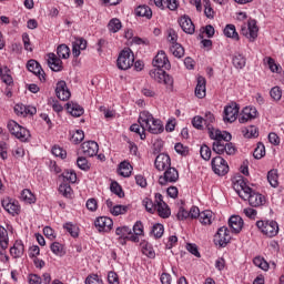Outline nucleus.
I'll return each instance as SVG.
<instances>
[{
  "label": "nucleus",
  "instance_id": "obj_50",
  "mask_svg": "<svg viewBox=\"0 0 284 284\" xmlns=\"http://www.w3.org/2000/svg\"><path fill=\"white\" fill-rule=\"evenodd\" d=\"M253 263L256 267H260V270H264V272L270 270V264L263 257H255Z\"/></svg>",
  "mask_w": 284,
  "mask_h": 284
},
{
  "label": "nucleus",
  "instance_id": "obj_57",
  "mask_svg": "<svg viewBox=\"0 0 284 284\" xmlns=\"http://www.w3.org/2000/svg\"><path fill=\"white\" fill-rule=\"evenodd\" d=\"M77 165L80 170H83L84 172H88V170H90V164L88 163V159L83 156L78 158Z\"/></svg>",
  "mask_w": 284,
  "mask_h": 284
},
{
  "label": "nucleus",
  "instance_id": "obj_39",
  "mask_svg": "<svg viewBox=\"0 0 284 284\" xmlns=\"http://www.w3.org/2000/svg\"><path fill=\"white\" fill-rule=\"evenodd\" d=\"M199 221L202 225H212V211L201 212Z\"/></svg>",
  "mask_w": 284,
  "mask_h": 284
},
{
  "label": "nucleus",
  "instance_id": "obj_64",
  "mask_svg": "<svg viewBox=\"0 0 284 284\" xmlns=\"http://www.w3.org/2000/svg\"><path fill=\"white\" fill-rule=\"evenodd\" d=\"M85 284H103V281L99 278V275H92L85 278Z\"/></svg>",
  "mask_w": 284,
  "mask_h": 284
},
{
  "label": "nucleus",
  "instance_id": "obj_49",
  "mask_svg": "<svg viewBox=\"0 0 284 284\" xmlns=\"http://www.w3.org/2000/svg\"><path fill=\"white\" fill-rule=\"evenodd\" d=\"M110 190L113 194L119 196V199H123V196H125L123 189L118 184V182H112L110 185Z\"/></svg>",
  "mask_w": 284,
  "mask_h": 284
},
{
  "label": "nucleus",
  "instance_id": "obj_58",
  "mask_svg": "<svg viewBox=\"0 0 284 284\" xmlns=\"http://www.w3.org/2000/svg\"><path fill=\"white\" fill-rule=\"evenodd\" d=\"M111 214H113V216H119L121 214H125V212H128V206L125 205H115L111 209Z\"/></svg>",
  "mask_w": 284,
  "mask_h": 284
},
{
  "label": "nucleus",
  "instance_id": "obj_32",
  "mask_svg": "<svg viewBox=\"0 0 284 284\" xmlns=\"http://www.w3.org/2000/svg\"><path fill=\"white\" fill-rule=\"evenodd\" d=\"M140 245H141L142 254H144V256H148L149 258H154L156 256V253L154 252L152 244L144 241Z\"/></svg>",
  "mask_w": 284,
  "mask_h": 284
},
{
  "label": "nucleus",
  "instance_id": "obj_22",
  "mask_svg": "<svg viewBox=\"0 0 284 284\" xmlns=\"http://www.w3.org/2000/svg\"><path fill=\"white\" fill-rule=\"evenodd\" d=\"M179 24L186 34H192L195 31L194 22H192V19L187 16L181 17Z\"/></svg>",
  "mask_w": 284,
  "mask_h": 284
},
{
  "label": "nucleus",
  "instance_id": "obj_40",
  "mask_svg": "<svg viewBox=\"0 0 284 284\" xmlns=\"http://www.w3.org/2000/svg\"><path fill=\"white\" fill-rule=\"evenodd\" d=\"M121 28H123V26L121 24V20H119L116 18L111 19L108 24L109 31L113 32V33L119 32V30H121Z\"/></svg>",
  "mask_w": 284,
  "mask_h": 284
},
{
  "label": "nucleus",
  "instance_id": "obj_53",
  "mask_svg": "<svg viewBox=\"0 0 284 284\" xmlns=\"http://www.w3.org/2000/svg\"><path fill=\"white\" fill-rule=\"evenodd\" d=\"M115 234L120 236L121 239H128L130 234H132V230L128 226L118 227L115 230Z\"/></svg>",
  "mask_w": 284,
  "mask_h": 284
},
{
  "label": "nucleus",
  "instance_id": "obj_56",
  "mask_svg": "<svg viewBox=\"0 0 284 284\" xmlns=\"http://www.w3.org/2000/svg\"><path fill=\"white\" fill-rule=\"evenodd\" d=\"M51 152L53 156H60V159H65V156H68V152H65V150L59 145H54Z\"/></svg>",
  "mask_w": 284,
  "mask_h": 284
},
{
  "label": "nucleus",
  "instance_id": "obj_12",
  "mask_svg": "<svg viewBox=\"0 0 284 284\" xmlns=\"http://www.w3.org/2000/svg\"><path fill=\"white\" fill-rule=\"evenodd\" d=\"M239 104L233 102L224 108V122L225 123H234L236 119H239Z\"/></svg>",
  "mask_w": 284,
  "mask_h": 284
},
{
  "label": "nucleus",
  "instance_id": "obj_51",
  "mask_svg": "<svg viewBox=\"0 0 284 284\" xmlns=\"http://www.w3.org/2000/svg\"><path fill=\"white\" fill-rule=\"evenodd\" d=\"M243 133L246 139H256L258 136V129L256 126H248Z\"/></svg>",
  "mask_w": 284,
  "mask_h": 284
},
{
  "label": "nucleus",
  "instance_id": "obj_43",
  "mask_svg": "<svg viewBox=\"0 0 284 284\" xmlns=\"http://www.w3.org/2000/svg\"><path fill=\"white\" fill-rule=\"evenodd\" d=\"M8 243H9L8 230L1 227L0 229V246H1V248L8 250Z\"/></svg>",
  "mask_w": 284,
  "mask_h": 284
},
{
  "label": "nucleus",
  "instance_id": "obj_62",
  "mask_svg": "<svg viewBox=\"0 0 284 284\" xmlns=\"http://www.w3.org/2000/svg\"><path fill=\"white\" fill-rule=\"evenodd\" d=\"M85 205L89 212H97V210H99V203L94 197L89 199Z\"/></svg>",
  "mask_w": 284,
  "mask_h": 284
},
{
  "label": "nucleus",
  "instance_id": "obj_38",
  "mask_svg": "<svg viewBox=\"0 0 284 284\" xmlns=\"http://www.w3.org/2000/svg\"><path fill=\"white\" fill-rule=\"evenodd\" d=\"M57 54L60 59H70V47L60 44L57 49Z\"/></svg>",
  "mask_w": 284,
  "mask_h": 284
},
{
  "label": "nucleus",
  "instance_id": "obj_47",
  "mask_svg": "<svg viewBox=\"0 0 284 284\" xmlns=\"http://www.w3.org/2000/svg\"><path fill=\"white\" fill-rule=\"evenodd\" d=\"M253 156L254 159H257V160L263 159V156H265V144H263V142L257 143V146L253 152Z\"/></svg>",
  "mask_w": 284,
  "mask_h": 284
},
{
  "label": "nucleus",
  "instance_id": "obj_10",
  "mask_svg": "<svg viewBox=\"0 0 284 284\" xmlns=\"http://www.w3.org/2000/svg\"><path fill=\"white\" fill-rule=\"evenodd\" d=\"M155 212H158L159 216H161V219H169L171 214L170 207L163 201V195L161 193L155 194Z\"/></svg>",
  "mask_w": 284,
  "mask_h": 284
},
{
  "label": "nucleus",
  "instance_id": "obj_33",
  "mask_svg": "<svg viewBox=\"0 0 284 284\" xmlns=\"http://www.w3.org/2000/svg\"><path fill=\"white\" fill-rule=\"evenodd\" d=\"M170 52L175 57L176 59H183L185 57V49L181 43L172 44L170 47Z\"/></svg>",
  "mask_w": 284,
  "mask_h": 284
},
{
  "label": "nucleus",
  "instance_id": "obj_59",
  "mask_svg": "<svg viewBox=\"0 0 284 284\" xmlns=\"http://www.w3.org/2000/svg\"><path fill=\"white\" fill-rule=\"evenodd\" d=\"M168 41L170 42L171 45H174L179 42V34H176V31L174 29H169L168 30Z\"/></svg>",
  "mask_w": 284,
  "mask_h": 284
},
{
  "label": "nucleus",
  "instance_id": "obj_18",
  "mask_svg": "<svg viewBox=\"0 0 284 284\" xmlns=\"http://www.w3.org/2000/svg\"><path fill=\"white\" fill-rule=\"evenodd\" d=\"M258 111L254 106H245L240 114L239 121L240 123H247V121H252L256 119Z\"/></svg>",
  "mask_w": 284,
  "mask_h": 284
},
{
  "label": "nucleus",
  "instance_id": "obj_6",
  "mask_svg": "<svg viewBox=\"0 0 284 284\" xmlns=\"http://www.w3.org/2000/svg\"><path fill=\"white\" fill-rule=\"evenodd\" d=\"M241 34L252 42L256 41V38L258 37V26H256V20L250 19L247 24H242Z\"/></svg>",
  "mask_w": 284,
  "mask_h": 284
},
{
  "label": "nucleus",
  "instance_id": "obj_52",
  "mask_svg": "<svg viewBox=\"0 0 284 284\" xmlns=\"http://www.w3.org/2000/svg\"><path fill=\"white\" fill-rule=\"evenodd\" d=\"M264 61H266L271 72H281V67L276 64V61H274L273 58L266 57L264 58Z\"/></svg>",
  "mask_w": 284,
  "mask_h": 284
},
{
  "label": "nucleus",
  "instance_id": "obj_4",
  "mask_svg": "<svg viewBox=\"0 0 284 284\" xmlns=\"http://www.w3.org/2000/svg\"><path fill=\"white\" fill-rule=\"evenodd\" d=\"M256 226L265 236L270 239L276 236L278 234V223L274 220L271 221H257Z\"/></svg>",
  "mask_w": 284,
  "mask_h": 284
},
{
  "label": "nucleus",
  "instance_id": "obj_37",
  "mask_svg": "<svg viewBox=\"0 0 284 284\" xmlns=\"http://www.w3.org/2000/svg\"><path fill=\"white\" fill-rule=\"evenodd\" d=\"M267 181L272 187H278V172L276 170L268 171Z\"/></svg>",
  "mask_w": 284,
  "mask_h": 284
},
{
  "label": "nucleus",
  "instance_id": "obj_54",
  "mask_svg": "<svg viewBox=\"0 0 284 284\" xmlns=\"http://www.w3.org/2000/svg\"><path fill=\"white\" fill-rule=\"evenodd\" d=\"M203 120H204V125L207 128L209 131L214 129V126H212V123H214L215 118H214V114H212V112L205 113V116L203 118Z\"/></svg>",
  "mask_w": 284,
  "mask_h": 284
},
{
  "label": "nucleus",
  "instance_id": "obj_24",
  "mask_svg": "<svg viewBox=\"0 0 284 284\" xmlns=\"http://www.w3.org/2000/svg\"><path fill=\"white\" fill-rule=\"evenodd\" d=\"M88 48V41L83 38H78L72 42V54L73 57H80L81 50Z\"/></svg>",
  "mask_w": 284,
  "mask_h": 284
},
{
  "label": "nucleus",
  "instance_id": "obj_16",
  "mask_svg": "<svg viewBox=\"0 0 284 284\" xmlns=\"http://www.w3.org/2000/svg\"><path fill=\"white\" fill-rule=\"evenodd\" d=\"M209 136L213 141H219V142L230 143V141H232V134H230V132H227V131L211 129L209 131Z\"/></svg>",
  "mask_w": 284,
  "mask_h": 284
},
{
  "label": "nucleus",
  "instance_id": "obj_1",
  "mask_svg": "<svg viewBox=\"0 0 284 284\" xmlns=\"http://www.w3.org/2000/svg\"><path fill=\"white\" fill-rule=\"evenodd\" d=\"M153 65L155 69H152L149 72L151 79H153L158 83H162L169 90H172L174 88V79L172 78V75L165 72V70H170V68H172V64L170 63L165 51L161 50L158 52V54L153 59ZM162 68L164 70H162Z\"/></svg>",
  "mask_w": 284,
  "mask_h": 284
},
{
  "label": "nucleus",
  "instance_id": "obj_29",
  "mask_svg": "<svg viewBox=\"0 0 284 284\" xmlns=\"http://www.w3.org/2000/svg\"><path fill=\"white\" fill-rule=\"evenodd\" d=\"M118 173L120 174V176H130L132 174V164H130V162L128 161L121 162L118 169Z\"/></svg>",
  "mask_w": 284,
  "mask_h": 284
},
{
  "label": "nucleus",
  "instance_id": "obj_27",
  "mask_svg": "<svg viewBox=\"0 0 284 284\" xmlns=\"http://www.w3.org/2000/svg\"><path fill=\"white\" fill-rule=\"evenodd\" d=\"M151 123L152 124L144 129L148 132H150V134H161L163 132L164 128L163 122H161V120L154 118Z\"/></svg>",
  "mask_w": 284,
  "mask_h": 284
},
{
  "label": "nucleus",
  "instance_id": "obj_21",
  "mask_svg": "<svg viewBox=\"0 0 284 284\" xmlns=\"http://www.w3.org/2000/svg\"><path fill=\"white\" fill-rule=\"evenodd\" d=\"M48 65L52 72H61L63 70V61L54 53L48 54Z\"/></svg>",
  "mask_w": 284,
  "mask_h": 284
},
{
  "label": "nucleus",
  "instance_id": "obj_60",
  "mask_svg": "<svg viewBox=\"0 0 284 284\" xmlns=\"http://www.w3.org/2000/svg\"><path fill=\"white\" fill-rule=\"evenodd\" d=\"M62 176L64 181H69V183H77V173L74 171H64Z\"/></svg>",
  "mask_w": 284,
  "mask_h": 284
},
{
  "label": "nucleus",
  "instance_id": "obj_13",
  "mask_svg": "<svg viewBox=\"0 0 284 284\" xmlns=\"http://www.w3.org/2000/svg\"><path fill=\"white\" fill-rule=\"evenodd\" d=\"M27 69L29 72L36 74V77H38L42 83L45 82V71H43V68H41V64H39L37 60H29L27 63Z\"/></svg>",
  "mask_w": 284,
  "mask_h": 284
},
{
  "label": "nucleus",
  "instance_id": "obj_61",
  "mask_svg": "<svg viewBox=\"0 0 284 284\" xmlns=\"http://www.w3.org/2000/svg\"><path fill=\"white\" fill-rule=\"evenodd\" d=\"M143 204L145 206L146 212H150L151 214H154L156 212V202H152L150 199H145L143 201Z\"/></svg>",
  "mask_w": 284,
  "mask_h": 284
},
{
  "label": "nucleus",
  "instance_id": "obj_7",
  "mask_svg": "<svg viewBox=\"0 0 284 284\" xmlns=\"http://www.w3.org/2000/svg\"><path fill=\"white\" fill-rule=\"evenodd\" d=\"M211 165L214 174H217V176H225V174L230 172V165H227V161H225V159H223L221 155L213 158Z\"/></svg>",
  "mask_w": 284,
  "mask_h": 284
},
{
  "label": "nucleus",
  "instance_id": "obj_35",
  "mask_svg": "<svg viewBox=\"0 0 284 284\" xmlns=\"http://www.w3.org/2000/svg\"><path fill=\"white\" fill-rule=\"evenodd\" d=\"M135 16L136 17H145V19H150L152 17V9H150L148 6H139L135 9Z\"/></svg>",
  "mask_w": 284,
  "mask_h": 284
},
{
  "label": "nucleus",
  "instance_id": "obj_34",
  "mask_svg": "<svg viewBox=\"0 0 284 284\" xmlns=\"http://www.w3.org/2000/svg\"><path fill=\"white\" fill-rule=\"evenodd\" d=\"M224 34L227 37V39H234L235 41H239V32H236V27L234 24H226L224 28Z\"/></svg>",
  "mask_w": 284,
  "mask_h": 284
},
{
  "label": "nucleus",
  "instance_id": "obj_25",
  "mask_svg": "<svg viewBox=\"0 0 284 284\" xmlns=\"http://www.w3.org/2000/svg\"><path fill=\"white\" fill-rule=\"evenodd\" d=\"M138 121L142 130H145L150 125V123L154 121V115H152L150 111H142L140 112Z\"/></svg>",
  "mask_w": 284,
  "mask_h": 284
},
{
  "label": "nucleus",
  "instance_id": "obj_20",
  "mask_svg": "<svg viewBox=\"0 0 284 284\" xmlns=\"http://www.w3.org/2000/svg\"><path fill=\"white\" fill-rule=\"evenodd\" d=\"M2 207L8 212V214H11V216H17L19 212H21V206L19 205V202L12 201V200H2Z\"/></svg>",
  "mask_w": 284,
  "mask_h": 284
},
{
  "label": "nucleus",
  "instance_id": "obj_36",
  "mask_svg": "<svg viewBox=\"0 0 284 284\" xmlns=\"http://www.w3.org/2000/svg\"><path fill=\"white\" fill-rule=\"evenodd\" d=\"M63 227L67 232L70 233L73 239H77V236H79V226H77V224H73L72 222H67L63 224Z\"/></svg>",
  "mask_w": 284,
  "mask_h": 284
},
{
  "label": "nucleus",
  "instance_id": "obj_17",
  "mask_svg": "<svg viewBox=\"0 0 284 284\" xmlns=\"http://www.w3.org/2000/svg\"><path fill=\"white\" fill-rule=\"evenodd\" d=\"M94 225L99 232H110L114 222L108 216H100L95 220Z\"/></svg>",
  "mask_w": 284,
  "mask_h": 284
},
{
  "label": "nucleus",
  "instance_id": "obj_8",
  "mask_svg": "<svg viewBox=\"0 0 284 284\" xmlns=\"http://www.w3.org/2000/svg\"><path fill=\"white\" fill-rule=\"evenodd\" d=\"M212 150L213 152H215V154H219V155L226 153L229 156H232L236 154V146H234L232 142L227 143V142L214 141L212 144Z\"/></svg>",
  "mask_w": 284,
  "mask_h": 284
},
{
  "label": "nucleus",
  "instance_id": "obj_14",
  "mask_svg": "<svg viewBox=\"0 0 284 284\" xmlns=\"http://www.w3.org/2000/svg\"><path fill=\"white\" fill-rule=\"evenodd\" d=\"M154 165L159 172H163V170H168L169 168H172V160L170 159V155L165 153H160L155 158Z\"/></svg>",
  "mask_w": 284,
  "mask_h": 284
},
{
  "label": "nucleus",
  "instance_id": "obj_26",
  "mask_svg": "<svg viewBox=\"0 0 284 284\" xmlns=\"http://www.w3.org/2000/svg\"><path fill=\"white\" fill-rule=\"evenodd\" d=\"M67 110L71 116H75V118L83 116V112H84L83 106H81L77 102L67 103Z\"/></svg>",
  "mask_w": 284,
  "mask_h": 284
},
{
  "label": "nucleus",
  "instance_id": "obj_9",
  "mask_svg": "<svg viewBox=\"0 0 284 284\" xmlns=\"http://www.w3.org/2000/svg\"><path fill=\"white\" fill-rule=\"evenodd\" d=\"M232 241V235H230V229L227 226H222L217 230L214 235L215 245H220V247H225L227 243Z\"/></svg>",
  "mask_w": 284,
  "mask_h": 284
},
{
  "label": "nucleus",
  "instance_id": "obj_48",
  "mask_svg": "<svg viewBox=\"0 0 284 284\" xmlns=\"http://www.w3.org/2000/svg\"><path fill=\"white\" fill-rule=\"evenodd\" d=\"M233 65L237 70H243V68H245V57H243L242 54L235 55L233 58Z\"/></svg>",
  "mask_w": 284,
  "mask_h": 284
},
{
  "label": "nucleus",
  "instance_id": "obj_28",
  "mask_svg": "<svg viewBox=\"0 0 284 284\" xmlns=\"http://www.w3.org/2000/svg\"><path fill=\"white\" fill-rule=\"evenodd\" d=\"M205 78L203 77H199L197 78V83L195 87V97H197V99H205Z\"/></svg>",
  "mask_w": 284,
  "mask_h": 284
},
{
  "label": "nucleus",
  "instance_id": "obj_31",
  "mask_svg": "<svg viewBox=\"0 0 284 284\" xmlns=\"http://www.w3.org/2000/svg\"><path fill=\"white\" fill-rule=\"evenodd\" d=\"M20 199L24 203H29V205H32V203L37 202V197L34 196V194H32V191H30L29 189H24L21 191Z\"/></svg>",
  "mask_w": 284,
  "mask_h": 284
},
{
  "label": "nucleus",
  "instance_id": "obj_41",
  "mask_svg": "<svg viewBox=\"0 0 284 284\" xmlns=\"http://www.w3.org/2000/svg\"><path fill=\"white\" fill-rule=\"evenodd\" d=\"M204 14L207 19H214V9L212 8V2L210 0H203Z\"/></svg>",
  "mask_w": 284,
  "mask_h": 284
},
{
  "label": "nucleus",
  "instance_id": "obj_44",
  "mask_svg": "<svg viewBox=\"0 0 284 284\" xmlns=\"http://www.w3.org/2000/svg\"><path fill=\"white\" fill-rule=\"evenodd\" d=\"M200 154L203 161H210V159H212V149H210L207 144H202L200 149Z\"/></svg>",
  "mask_w": 284,
  "mask_h": 284
},
{
  "label": "nucleus",
  "instance_id": "obj_2",
  "mask_svg": "<svg viewBox=\"0 0 284 284\" xmlns=\"http://www.w3.org/2000/svg\"><path fill=\"white\" fill-rule=\"evenodd\" d=\"M236 192L240 199L248 201V205H251V207H261V205L265 204V196L252 190V187L247 186L245 182L240 183V189H237Z\"/></svg>",
  "mask_w": 284,
  "mask_h": 284
},
{
  "label": "nucleus",
  "instance_id": "obj_11",
  "mask_svg": "<svg viewBox=\"0 0 284 284\" xmlns=\"http://www.w3.org/2000/svg\"><path fill=\"white\" fill-rule=\"evenodd\" d=\"M179 181V171L170 166L164 174L159 178L160 185H168V183H176Z\"/></svg>",
  "mask_w": 284,
  "mask_h": 284
},
{
  "label": "nucleus",
  "instance_id": "obj_3",
  "mask_svg": "<svg viewBox=\"0 0 284 284\" xmlns=\"http://www.w3.org/2000/svg\"><path fill=\"white\" fill-rule=\"evenodd\" d=\"M7 128L12 134V136H16L21 143H28L30 141V131L23 126H21L17 121L11 120L8 122Z\"/></svg>",
  "mask_w": 284,
  "mask_h": 284
},
{
  "label": "nucleus",
  "instance_id": "obj_23",
  "mask_svg": "<svg viewBox=\"0 0 284 284\" xmlns=\"http://www.w3.org/2000/svg\"><path fill=\"white\" fill-rule=\"evenodd\" d=\"M229 226L231 227L233 234L241 233V230H243V219L239 215H232L229 219Z\"/></svg>",
  "mask_w": 284,
  "mask_h": 284
},
{
  "label": "nucleus",
  "instance_id": "obj_15",
  "mask_svg": "<svg viewBox=\"0 0 284 284\" xmlns=\"http://www.w3.org/2000/svg\"><path fill=\"white\" fill-rule=\"evenodd\" d=\"M55 94H57L58 99H60V101H68V99H70V97H72L70 89H68V84L63 80H61L57 83Z\"/></svg>",
  "mask_w": 284,
  "mask_h": 284
},
{
  "label": "nucleus",
  "instance_id": "obj_45",
  "mask_svg": "<svg viewBox=\"0 0 284 284\" xmlns=\"http://www.w3.org/2000/svg\"><path fill=\"white\" fill-rule=\"evenodd\" d=\"M59 192L62 196H65V199H70V196H72V186L68 183H62L59 186Z\"/></svg>",
  "mask_w": 284,
  "mask_h": 284
},
{
  "label": "nucleus",
  "instance_id": "obj_5",
  "mask_svg": "<svg viewBox=\"0 0 284 284\" xmlns=\"http://www.w3.org/2000/svg\"><path fill=\"white\" fill-rule=\"evenodd\" d=\"M119 70H130L134 65V53L130 49L122 50L116 60Z\"/></svg>",
  "mask_w": 284,
  "mask_h": 284
},
{
  "label": "nucleus",
  "instance_id": "obj_46",
  "mask_svg": "<svg viewBox=\"0 0 284 284\" xmlns=\"http://www.w3.org/2000/svg\"><path fill=\"white\" fill-rule=\"evenodd\" d=\"M84 139L85 133L83 132V130H77L71 136V143L79 145V143H81V141H83Z\"/></svg>",
  "mask_w": 284,
  "mask_h": 284
},
{
  "label": "nucleus",
  "instance_id": "obj_63",
  "mask_svg": "<svg viewBox=\"0 0 284 284\" xmlns=\"http://www.w3.org/2000/svg\"><path fill=\"white\" fill-rule=\"evenodd\" d=\"M270 94L274 101H281V98L283 97V91H281V88L274 87L271 89Z\"/></svg>",
  "mask_w": 284,
  "mask_h": 284
},
{
  "label": "nucleus",
  "instance_id": "obj_19",
  "mask_svg": "<svg viewBox=\"0 0 284 284\" xmlns=\"http://www.w3.org/2000/svg\"><path fill=\"white\" fill-rule=\"evenodd\" d=\"M81 148L84 156H97L99 154V144L95 141L83 142Z\"/></svg>",
  "mask_w": 284,
  "mask_h": 284
},
{
  "label": "nucleus",
  "instance_id": "obj_30",
  "mask_svg": "<svg viewBox=\"0 0 284 284\" xmlns=\"http://www.w3.org/2000/svg\"><path fill=\"white\" fill-rule=\"evenodd\" d=\"M26 247L23 246V243L16 242V244L10 248V254L13 256V258H21L23 256Z\"/></svg>",
  "mask_w": 284,
  "mask_h": 284
},
{
  "label": "nucleus",
  "instance_id": "obj_55",
  "mask_svg": "<svg viewBox=\"0 0 284 284\" xmlns=\"http://www.w3.org/2000/svg\"><path fill=\"white\" fill-rule=\"evenodd\" d=\"M174 150L181 156H187L190 154V148L183 145L182 143H176Z\"/></svg>",
  "mask_w": 284,
  "mask_h": 284
},
{
  "label": "nucleus",
  "instance_id": "obj_42",
  "mask_svg": "<svg viewBox=\"0 0 284 284\" xmlns=\"http://www.w3.org/2000/svg\"><path fill=\"white\" fill-rule=\"evenodd\" d=\"M165 232V227L161 223H156L153 225L151 234L154 236V239H161Z\"/></svg>",
  "mask_w": 284,
  "mask_h": 284
}]
</instances>
